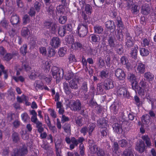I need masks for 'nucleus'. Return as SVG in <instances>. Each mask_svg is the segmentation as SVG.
Here are the masks:
<instances>
[{"instance_id": "obj_57", "label": "nucleus", "mask_w": 156, "mask_h": 156, "mask_svg": "<svg viewBox=\"0 0 156 156\" xmlns=\"http://www.w3.org/2000/svg\"><path fill=\"white\" fill-rule=\"evenodd\" d=\"M104 89L103 83H99L97 84V90L98 92L99 93L103 92Z\"/></svg>"}, {"instance_id": "obj_13", "label": "nucleus", "mask_w": 156, "mask_h": 156, "mask_svg": "<svg viewBox=\"0 0 156 156\" xmlns=\"http://www.w3.org/2000/svg\"><path fill=\"white\" fill-rule=\"evenodd\" d=\"M78 80L77 78L74 77L72 80L70 81L69 82V86L72 89L77 90L78 88L77 83Z\"/></svg>"}, {"instance_id": "obj_32", "label": "nucleus", "mask_w": 156, "mask_h": 156, "mask_svg": "<svg viewBox=\"0 0 156 156\" xmlns=\"http://www.w3.org/2000/svg\"><path fill=\"white\" fill-rule=\"evenodd\" d=\"M116 20L117 21V25L118 27L120 29L124 28V26L122 21L121 17L119 16H118L116 17Z\"/></svg>"}, {"instance_id": "obj_51", "label": "nucleus", "mask_w": 156, "mask_h": 156, "mask_svg": "<svg viewBox=\"0 0 156 156\" xmlns=\"http://www.w3.org/2000/svg\"><path fill=\"white\" fill-rule=\"evenodd\" d=\"M96 154L98 156H104L105 155V153L104 150L99 147L97 148Z\"/></svg>"}, {"instance_id": "obj_52", "label": "nucleus", "mask_w": 156, "mask_h": 156, "mask_svg": "<svg viewBox=\"0 0 156 156\" xmlns=\"http://www.w3.org/2000/svg\"><path fill=\"white\" fill-rule=\"evenodd\" d=\"M63 88L66 94H69L71 93V90L67 83H63Z\"/></svg>"}, {"instance_id": "obj_14", "label": "nucleus", "mask_w": 156, "mask_h": 156, "mask_svg": "<svg viewBox=\"0 0 156 156\" xmlns=\"http://www.w3.org/2000/svg\"><path fill=\"white\" fill-rule=\"evenodd\" d=\"M119 106V101L118 100H115L110 106V109L114 114H117Z\"/></svg>"}, {"instance_id": "obj_64", "label": "nucleus", "mask_w": 156, "mask_h": 156, "mask_svg": "<svg viewBox=\"0 0 156 156\" xmlns=\"http://www.w3.org/2000/svg\"><path fill=\"white\" fill-rule=\"evenodd\" d=\"M80 131L81 133L83 134V135L85 136L87 133L88 132V129L87 127L83 126L82 128Z\"/></svg>"}, {"instance_id": "obj_37", "label": "nucleus", "mask_w": 156, "mask_h": 156, "mask_svg": "<svg viewBox=\"0 0 156 156\" xmlns=\"http://www.w3.org/2000/svg\"><path fill=\"white\" fill-rule=\"evenodd\" d=\"M66 32H67L63 26L59 27L58 34L61 37L64 36Z\"/></svg>"}, {"instance_id": "obj_1", "label": "nucleus", "mask_w": 156, "mask_h": 156, "mask_svg": "<svg viewBox=\"0 0 156 156\" xmlns=\"http://www.w3.org/2000/svg\"><path fill=\"white\" fill-rule=\"evenodd\" d=\"M45 4L46 6V11L47 14L53 17L55 16V5L50 0H44Z\"/></svg>"}, {"instance_id": "obj_22", "label": "nucleus", "mask_w": 156, "mask_h": 156, "mask_svg": "<svg viewBox=\"0 0 156 156\" xmlns=\"http://www.w3.org/2000/svg\"><path fill=\"white\" fill-rule=\"evenodd\" d=\"M137 71L138 73L142 74L145 71V66L142 63H139L136 68Z\"/></svg>"}, {"instance_id": "obj_11", "label": "nucleus", "mask_w": 156, "mask_h": 156, "mask_svg": "<svg viewBox=\"0 0 156 156\" xmlns=\"http://www.w3.org/2000/svg\"><path fill=\"white\" fill-rule=\"evenodd\" d=\"M104 88L106 90H108L114 87V85L112 80L108 79L105 80L103 83Z\"/></svg>"}, {"instance_id": "obj_44", "label": "nucleus", "mask_w": 156, "mask_h": 156, "mask_svg": "<svg viewBox=\"0 0 156 156\" xmlns=\"http://www.w3.org/2000/svg\"><path fill=\"white\" fill-rule=\"evenodd\" d=\"M74 74L71 71H69L65 75V78L66 80H69L73 78Z\"/></svg>"}, {"instance_id": "obj_58", "label": "nucleus", "mask_w": 156, "mask_h": 156, "mask_svg": "<svg viewBox=\"0 0 156 156\" xmlns=\"http://www.w3.org/2000/svg\"><path fill=\"white\" fill-rule=\"evenodd\" d=\"M61 70H60L56 66H53L52 67L51 69L52 75V76H55L56 74L58 73H59Z\"/></svg>"}, {"instance_id": "obj_55", "label": "nucleus", "mask_w": 156, "mask_h": 156, "mask_svg": "<svg viewBox=\"0 0 156 156\" xmlns=\"http://www.w3.org/2000/svg\"><path fill=\"white\" fill-rule=\"evenodd\" d=\"M119 145L122 147H125L127 146L128 143L127 141L125 140L122 139L119 141Z\"/></svg>"}, {"instance_id": "obj_48", "label": "nucleus", "mask_w": 156, "mask_h": 156, "mask_svg": "<svg viewBox=\"0 0 156 156\" xmlns=\"http://www.w3.org/2000/svg\"><path fill=\"white\" fill-rule=\"evenodd\" d=\"M109 72L106 69H104L101 72L100 76L102 78H106L108 75Z\"/></svg>"}, {"instance_id": "obj_19", "label": "nucleus", "mask_w": 156, "mask_h": 156, "mask_svg": "<svg viewBox=\"0 0 156 156\" xmlns=\"http://www.w3.org/2000/svg\"><path fill=\"white\" fill-rule=\"evenodd\" d=\"M19 17L16 14L13 13L11 17L10 22L12 25L17 24L19 21Z\"/></svg>"}, {"instance_id": "obj_25", "label": "nucleus", "mask_w": 156, "mask_h": 156, "mask_svg": "<svg viewBox=\"0 0 156 156\" xmlns=\"http://www.w3.org/2000/svg\"><path fill=\"white\" fill-rule=\"evenodd\" d=\"M150 12V8L148 5L142 6L141 12L145 15L148 14Z\"/></svg>"}, {"instance_id": "obj_62", "label": "nucleus", "mask_w": 156, "mask_h": 156, "mask_svg": "<svg viewBox=\"0 0 156 156\" xmlns=\"http://www.w3.org/2000/svg\"><path fill=\"white\" fill-rule=\"evenodd\" d=\"M108 130L106 127L102 128L100 129L101 136L104 137L107 135Z\"/></svg>"}, {"instance_id": "obj_5", "label": "nucleus", "mask_w": 156, "mask_h": 156, "mask_svg": "<svg viewBox=\"0 0 156 156\" xmlns=\"http://www.w3.org/2000/svg\"><path fill=\"white\" fill-rule=\"evenodd\" d=\"M146 146L144 142L142 140L137 142L136 145V150L140 153L144 152L146 149Z\"/></svg>"}, {"instance_id": "obj_49", "label": "nucleus", "mask_w": 156, "mask_h": 156, "mask_svg": "<svg viewBox=\"0 0 156 156\" xmlns=\"http://www.w3.org/2000/svg\"><path fill=\"white\" fill-rule=\"evenodd\" d=\"M41 4L38 1H36L34 4V8L37 12L40 11L41 7Z\"/></svg>"}, {"instance_id": "obj_12", "label": "nucleus", "mask_w": 156, "mask_h": 156, "mask_svg": "<svg viewBox=\"0 0 156 156\" xmlns=\"http://www.w3.org/2000/svg\"><path fill=\"white\" fill-rule=\"evenodd\" d=\"M60 43L61 41L60 39L57 37H53L50 42L51 45L55 48L59 47L60 45Z\"/></svg>"}, {"instance_id": "obj_15", "label": "nucleus", "mask_w": 156, "mask_h": 156, "mask_svg": "<svg viewBox=\"0 0 156 156\" xmlns=\"http://www.w3.org/2000/svg\"><path fill=\"white\" fill-rule=\"evenodd\" d=\"M36 124V127L37 128V131L39 133H41L44 131V128L43 127V124L41 122L38 121H35L33 122Z\"/></svg>"}, {"instance_id": "obj_17", "label": "nucleus", "mask_w": 156, "mask_h": 156, "mask_svg": "<svg viewBox=\"0 0 156 156\" xmlns=\"http://www.w3.org/2000/svg\"><path fill=\"white\" fill-rule=\"evenodd\" d=\"M63 76V71L62 69H61L59 73H58L55 75V76H52L53 78L56 79V83H59L61 80Z\"/></svg>"}, {"instance_id": "obj_6", "label": "nucleus", "mask_w": 156, "mask_h": 156, "mask_svg": "<svg viewBox=\"0 0 156 156\" xmlns=\"http://www.w3.org/2000/svg\"><path fill=\"white\" fill-rule=\"evenodd\" d=\"M18 53L16 51H13L12 53H6L4 56L2 57V59L7 62L10 61L12 58L15 56L18 57Z\"/></svg>"}, {"instance_id": "obj_18", "label": "nucleus", "mask_w": 156, "mask_h": 156, "mask_svg": "<svg viewBox=\"0 0 156 156\" xmlns=\"http://www.w3.org/2000/svg\"><path fill=\"white\" fill-rule=\"evenodd\" d=\"M105 26L106 28L110 30H114L115 28L114 23L112 21L110 20L107 21L105 23Z\"/></svg>"}, {"instance_id": "obj_4", "label": "nucleus", "mask_w": 156, "mask_h": 156, "mask_svg": "<svg viewBox=\"0 0 156 156\" xmlns=\"http://www.w3.org/2000/svg\"><path fill=\"white\" fill-rule=\"evenodd\" d=\"M117 94L119 96L122 97L124 98H128L129 94L127 89L124 87H121L117 90Z\"/></svg>"}, {"instance_id": "obj_3", "label": "nucleus", "mask_w": 156, "mask_h": 156, "mask_svg": "<svg viewBox=\"0 0 156 156\" xmlns=\"http://www.w3.org/2000/svg\"><path fill=\"white\" fill-rule=\"evenodd\" d=\"M82 104L79 100L71 101L69 103V107L74 112H79L81 108Z\"/></svg>"}, {"instance_id": "obj_29", "label": "nucleus", "mask_w": 156, "mask_h": 156, "mask_svg": "<svg viewBox=\"0 0 156 156\" xmlns=\"http://www.w3.org/2000/svg\"><path fill=\"white\" fill-rule=\"evenodd\" d=\"M138 49V47L136 45L135 46L131 52L130 55L134 59L137 58V49Z\"/></svg>"}, {"instance_id": "obj_36", "label": "nucleus", "mask_w": 156, "mask_h": 156, "mask_svg": "<svg viewBox=\"0 0 156 156\" xmlns=\"http://www.w3.org/2000/svg\"><path fill=\"white\" fill-rule=\"evenodd\" d=\"M150 119L149 115L147 114H146L142 116L141 119L144 123L148 124L150 122Z\"/></svg>"}, {"instance_id": "obj_9", "label": "nucleus", "mask_w": 156, "mask_h": 156, "mask_svg": "<svg viewBox=\"0 0 156 156\" xmlns=\"http://www.w3.org/2000/svg\"><path fill=\"white\" fill-rule=\"evenodd\" d=\"M113 130L118 134H121L122 132V125L121 122L119 123H113L112 126Z\"/></svg>"}, {"instance_id": "obj_24", "label": "nucleus", "mask_w": 156, "mask_h": 156, "mask_svg": "<svg viewBox=\"0 0 156 156\" xmlns=\"http://www.w3.org/2000/svg\"><path fill=\"white\" fill-rule=\"evenodd\" d=\"M12 140L14 143H17L20 139L18 133L15 132L13 131L11 136Z\"/></svg>"}, {"instance_id": "obj_35", "label": "nucleus", "mask_w": 156, "mask_h": 156, "mask_svg": "<svg viewBox=\"0 0 156 156\" xmlns=\"http://www.w3.org/2000/svg\"><path fill=\"white\" fill-rule=\"evenodd\" d=\"M97 125L98 126H105L107 124V121L104 118L99 119L97 121Z\"/></svg>"}, {"instance_id": "obj_28", "label": "nucleus", "mask_w": 156, "mask_h": 156, "mask_svg": "<svg viewBox=\"0 0 156 156\" xmlns=\"http://www.w3.org/2000/svg\"><path fill=\"white\" fill-rule=\"evenodd\" d=\"M142 139L145 142L146 144L147 147H150L151 145V142L150 138L147 135L143 136H142Z\"/></svg>"}, {"instance_id": "obj_46", "label": "nucleus", "mask_w": 156, "mask_h": 156, "mask_svg": "<svg viewBox=\"0 0 156 156\" xmlns=\"http://www.w3.org/2000/svg\"><path fill=\"white\" fill-rule=\"evenodd\" d=\"M83 119L81 117H77L75 119V122L78 126H81L83 125L82 122Z\"/></svg>"}, {"instance_id": "obj_63", "label": "nucleus", "mask_w": 156, "mask_h": 156, "mask_svg": "<svg viewBox=\"0 0 156 156\" xmlns=\"http://www.w3.org/2000/svg\"><path fill=\"white\" fill-rule=\"evenodd\" d=\"M82 18L84 20L81 23H83L86 24L88 25L89 23V21L87 20V16L86 14L83 12L82 13Z\"/></svg>"}, {"instance_id": "obj_33", "label": "nucleus", "mask_w": 156, "mask_h": 156, "mask_svg": "<svg viewBox=\"0 0 156 156\" xmlns=\"http://www.w3.org/2000/svg\"><path fill=\"white\" fill-rule=\"evenodd\" d=\"M116 38L120 41H122L123 39V34L122 30H118L115 34Z\"/></svg>"}, {"instance_id": "obj_21", "label": "nucleus", "mask_w": 156, "mask_h": 156, "mask_svg": "<svg viewBox=\"0 0 156 156\" xmlns=\"http://www.w3.org/2000/svg\"><path fill=\"white\" fill-rule=\"evenodd\" d=\"M115 38L114 36L109 35L108 39V44L110 47L113 48L115 46Z\"/></svg>"}, {"instance_id": "obj_40", "label": "nucleus", "mask_w": 156, "mask_h": 156, "mask_svg": "<svg viewBox=\"0 0 156 156\" xmlns=\"http://www.w3.org/2000/svg\"><path fill=\"white\" fill-rule=\"evenodd\" d=\"M56 152L61 151V141L60 140H57L55 143Z\"/></svg>"}, {"instance_id": "obj_8", "label": "nucleus", "mask_w": 156, "mask_h": 156, "mask_svg": "<svg viewBox=\"0 0 156 156\" xmlns=\"http://www.w3.org/2000/svg\"><path fill=\"white\" fill-rule=\"evenodd\" d=\"M115 75L120 80H123L126 77L124 71L120 68H118L115 70Z\"/></svg>"}, {"instance_id": "obj_43", "label": "nucleus", "mask_w": 156, "mask_h": 156, "mask_svg": "<svg viewBox=\"0 0 156 156\" xmlns=\"http://www.w3.org/2000/svg\"><path fill=\"white\" fill-rule=\"evenodd\" d=\"M58 16H59L58 18L59 23L62 24H65L67 20L66 16H62L61 15Z\"/></svg>"}, {"instance_id": "obj_42", "label": "nucleus", "mask_w": 156, "mask_h": 156, "mask_svg": "<svg viewBox=\"0 0 156 156\" xmlns=\"http://www.w3.org/2000/svg\"><path fill=\"white\" fill-rule=\"evenodd\" d=\"M30 114L32 115L31 118V120L32 122H34L35 121L38 120L37 116V113L34 110H32L30 111Z\"/></svg>"}, {"instance_id": "obj_2", "label": "nucleus", "mask_w": 156, "mask_h": 156, "mask_svg": "<svg viewBox=\"0 0 156 156\" xmlns=\"http://www.w3.org/2000/svg\"><path fill=\"white\" fill-rule=\"evenodd\" d=\"M88 31V25L83 23H80L77 27L78 35L80 37L85 36Z\"/></svg>"}, {"instance_id": "obj_47", "label": "nucleus", "mask_w": 156, "mask_h": 156, "mask_svg": "<svg viewBox=\"0 0 156 156\" xmlns=\"http://www.w3.org/2000/svg\"><path fill=\"white\" fill-rule=\"evenodd\" d=\"M98 147H97L96 145L90 146L89 147L90 153L92 154H96L97 151V148H98Z\"/></svg>"}, {"instance_id": "obj_20", "label": "nucleus", "mask_w": 156, "mask_h": 156, "mask_svg": "<svg viewBox=\"0 0 156 156\" xmlns=\"http://www.w3.org/2000/svg\"><path fill=\"white\" fill-rule=\"evenodd\" d=\"M133 152V149L129 146L123 151V154L125 156H134Z\"/></svg>"}, {"instance_id": "obj_60", "label": "nucleus", "mask_w": 156, "mask_h": 156, "mask_svg": "<svg viewBox=\"0 0 156 156\" xmlns=\"http://www.w3.org/2000/svg\"><path fill=\"white\" fill-rule=\"evenodd\" d=\"M40 75L39 73L37 72H32L29 76L31 79L34 80L36 77H37Z\"/></svg>"}, {"instance_id": "obj_50", "label": "nucleus", "mask_w": 156, "mask_h": 156, "mask_svg": "<svg viewBox=\"0 0 156 156\" xmlns=\"http://www.w3.org/2000/svg\"><path fill=\"white\" fill-rule=\"evenodd\" d=\"M64 11V8L63 6H62L58 9H57V10L55 11L56 15L55 16H58L61 15L62 14H63Z\"/></svg>"}, {"instance_id": "obj_26", "label": "nucleus", "mask_w": 156, "mask_h": 156, "mask_svg": "<svg viewBox=\"0 0 156 156\" xmlns=\"http://www.w3.org/2000/svg\"><path fill=\"white\" fill-rule=\"evenodd\" d=\"M117 52L119 54L121 55L123 52V45L121 44H118L115 47Z\"/></svg>"}, {"instance_id": "obj_41", "label": "nucleus", "mask_w": 156, "mask_h": 156, "mask_svg": "<svg viewBox=\"0 0 156 156\" xmlns=\"http://www.w3.org/2000/svg\"><path fill=\"white\" fill-rule=\"evenodd\" d=\"M80 90L83 93H86L87 92L88 88L87 82H84L82 83Z\"/></svg>"}, {"instance_id": "obj_30", "label": "nucleus", "mask_w": 156, "mask_h": 156, "mask_svg": "<svg viewBox=\"0 0 156 156\" xmlns=\"http://www.w3.org/2000/svg\"><path fill=\"white\" fill-rule=\"evenodd\" d=\"M94 33L98 34H101L103 31V29L101 26L96 25L94 27Z\"/></svg>"}, {"instance_id": "obj_31", "label": "nucleus", "mask_w": 156, "mask_h": 156, "mask_svg": "<svg viewBox=\"0 0 156 156\" xmlns=\"http://www.w3.org/2000/svg\"><path fill=\"white\" fill-rule=\"evenodd\" d=\"M21 34L22 35L23 37H28L30 34V32L28 28L23 27L22 29Z\"/></svg>"}, {"instance_id": "obj_27", "label": "nucleus", "mask_w": 156, "mask_h": 156, "mask_svg": "<svg viewBox=\"0 0 156 156\" xmlns=\"http://www.w3.org/2000/svg\"><path fill=\"white\" fill-rule=\"evenodd\" d=\"M71 48L73 49L76 50H78L79 48L81 49L83 48V45L80 42L77 41L72 44Z\"/></svg>"}, {"instance_id": "obj_23", "label": "nucleus", "mask_w": 156, "mask_h": 156, "mask_svg": "<svg viewBox=\"0 0 156 156\" xmlns=\"http://www.w3.org/2000/svg\"><path fill=\"white\" fill-rule=\"evenodd\" d=\"M18 150L22 156L27 154L28 152L27 147L25 145H23L22 147H20Z\"/></svg>"}, {"instance_id": "obj_39", "label": "nucleus", "mask_w": 156, "mask_h": 156, "mask_svg": "<svg viewBox=\"0 0 156 156\" xmlns=\"http://www.w3.org/2000/svg\"><path fill=\"white\" fill-rule=\"evenodd\" d=\"M94 5L97 7L101 8L105 2V0H93Z\"/></svg>"}, {"instance_id": "obj_61", "label": "nucleus", "mask_w": 156, "mask_h": 156, "mask_svg": "<svg viewBox=\"0 0 156 156\" xmlns=\"http://www.w3.org/2000/svg\"><path fill=\"white\" fill-rule=\"evenodd\" d=\"M139 7L137 5H135L132 8V13L135 14H137L139 12Z\"/></svg>"}, {"instance_id": "obj_59", "label": "nucleus", "mask_w": 156, "mask_h": 156, "mask_svg": "<svg viewBox=\"0 0 156 156\" xmlns=\"http://www.w3.org/2000/svg\"><path fill=\"white\" fill-rule=\"evenodd\" d=\"M68 59L69 62L70 63L75 62H76L75 55L72 54H70L69 55Z\"/></svg>"}, {"instance_id": "obj_45", "label": "nucleus", "mask_w": 156, "mask_h": 156, "mask_svg": "<svg viewBox=\"0 0 156 156\" xmlns=\"http://www.w3.org/2000/svg\"><path fill=\"white\" fill-rule=\"evenodd\" d=\"M140 55L142 56H146L149 54L148 50L145 48H140Z\"/></svg>"}, {"instance_id": "obj_54", "label": "nucleus", "mask_w": 156, "mask_h": 156, "mask_svg": "<svg viewBox=\"0 0 156 156\" xmlns=\"http://www.w3.org/2000/svg\"><path fill=\"white\" fill-rule=\"evenodd\" d=\"M66 49L65 48H60L58 52V55L61 57H63L66 54Z\"/></svg>"}, {"instance_id": "obj_34", "label": "nucleus", "mask_w": 156, "mask_h": 156, "mask_svg": "<svg viewBox=\"0 0 156 156\" xmlns=\"http://www.w3.org/2000/svg\"><path fill=\"white\" fill-rule=\"evenodd\" d=\"M43 85V83L41 80L36 81L34 83V86L35 87V88L37 90L38 89H42Z\"/></svg>"}, {"instance_id": "obj_56", "label": "nucleus", "mask_w": 156, "mask_h": 156, "mask_svg": "<svg viewBox=\"0 0 156 156\" xmlns=\"http://www.w3.org/2000/svg\"><path fill=\"white\" fill-rule=\"evenodd\" d=\"M96 127L95 125L94 124H90L88 127V134L89 136L91 135V133L94 130L95 128Z\"/></svg>"}, {"instance_id": "obj_7", "label": "nucleus", "mask_w": 156, "mask_h": 156, "mask_svg": "<svg viewBox=\"0 0 156 156\" xmlns=\"http://www.w3.org/2000/svg\"><path fill=\"white\" fill-rule=\"evenodd\" d=\"M140 87L144 88L146 91H148L152 87L151 84L150 82H147L145 79H142L140 83Z\"/></svg>"}, {"instance_id": "obj_38", "label": "nucleus", "mask_w": 156, "mask_h": 156, "mask_svg": "<svg viewBox=\"0 0 156 156\" xmlns=\"http://www.w3.org/2000/svg\"><path fill=\"white\" fill-rule=\"evenodd\" d=\"M91 40L94 43L97 44L100 40V37L98 35L93 34L91 36Z\"/></svg>"}, {"instance_id": "obj_53", "label": "nucleus", "mask_w": 156, "mask_h": 156, "mask_svg": "<svg viewBox=\"0 0 156 156\" xmlns=\"http://www.w3.org/2000/svg\"><path fill=\"white\" fill-rule=\"evenodd\" d=\"M27 46L26 44H24L20 49V52L23 55L26 54L27 52Z\"/></svg>"}, {"instance_id": "obj_10", "label": "nucleus", "mask_w": 156, "mask_h": 156, "mask_svg": "<svg viewBox=\"0 0 156 156\" xmlns=\"http://www.w3.org/2000/svg\"><path fill=\"white\" fill-rule=\"evenodd\" d=\"M126 41L125 47L126 48H130L133 47L134 44L133 39L130 36V34L128 33H126Z\"/></svg>"}, {"instance_id": "obj_16", "label": "nucleus", "mask_w": 156, "mask_h": 156, "mask_svg": "<svg viewBox=\"0 0 156 156\" xmlns=\"http://www.w3.org/2000/svg\"><path fill=\"white\" fill-rule=\"evenodd\" d=\"M144 76V79L148 82L153 81L154 78V75L152 73L149 72L145 73Z\"/></svg>"}]
</instances>
